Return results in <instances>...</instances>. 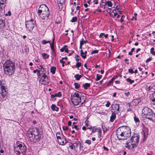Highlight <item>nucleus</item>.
<instances>
[{"instance_id": "obj_1", "label": "nucleus", "mask_w": 155, "mask_h": 155, "mask_svg": "<svg viewBox=\"0 0 155 155\" xmlns=\"http://www.w3.org/2000/svg\"><path fill=\"white\" fill-rule=\"evenodd\" d=\"M130 128L128 126H123L119 127L116 130V136L118 140H126L131 135Z\"/></svg>"}, {"instance_id": "obj_2", "label": "nucleus", "mask_w": 155, "mask_h": 155, "mask_svg": "<svg viewBox=\"0 0 155 155\" xmlns=\"http://www.w3.org/2000/svg\"><path fill=\"white\" fill-rule=\"evenodd\" d=\"M42 133L41 131L38 129L33 128L27 132V135L29 140L36 142L39 140Z\"/></svg>"}, {"instance_id": "obj_3", "label": "nucleus", "mask_w": 155, "mask_h": 155, "mask_svg": "<svg viewBox=\"0 0 155 155\" xmlns=\"http://www.w3.org/2000/svg\"><path fill=\"white\" fill-rule=\"evenodd\" d=\"M5 73L8 76L12 75L14 73L15 69L14 64L10 60H7L3 64Z\"/></svg>"}, {"instance_id": "obj_4", "label": "nucleus", "mask_w": 155, "mask_h": 155, "mask_svg": "<svg viewBox=\"0 0 155 155\" xmlns=\"http://www.w3.org/2000/svg\"><path fill=\"white\" fill-rule=\"evenodd\" d=\"M14 152L17 155H26L27 147L22 142L17 143L14 146Z\"/></svg>"}, {"instance_id": "obj_5", "label": "nucleus", "mask_w": 155, "mask_h": 155, "mask_svg": "<svg viewBox=\"0 0 155 155\" xmlns=\"http://www.w3.org/2000/svg\"><path fill=\"white\" fill-rule=\"evenodd\" d=\"M142 112L145 117L149 120L153 121L155 120V114L151 109L147 107H144L142 110Z\"/></svg>"}, {"instance_id": "obj_6", "label": "nucleus", "mask_w": 155, "mask_h": 155, "mask_svg": "<svg viewBox=\"0 0 155 155\" xmlns=\"http://www.w3.org/2000/svg\"><path fill=\"white\" fill-rule=\"evenodd\" d=\"M71 97L72 102L75 106L78 105L81 101V97L78 93H71Z\"/></svg>"}, {"instance_id": "obj_7", "label": "nucleus", "mask_w": 155, "mask_h": 155, "mask_svg": "<svg viewBox=\"0 0 155 155\" xmlns=\"http://www.w3.org/2000/svg\"><path fill=\"white\" fill-rule=\"evenodd\" d=\"M35 25V21L33 19L26 21V27L27 28L28 30L29 31L32 30Z\"/></svg>"}, {"instance_id": "obj_8", "label": "nucleus", "mask_w": 155, "mask_h": 155, "mask_svg": "<svg viewBox=\"0 0 155 155\" xmlns=\"http://www.w3.org/2000/svg\"><path fill=\"white\" fill-rule=\"evenodd\" d=\"M140 135L137 134H134L131 137L130 140L135 147H137L139 141Z\"/></svg>"}, {"instance_id": "obj_9", "label": "nucleus", "mask_w": 155, "mask_h": 155, "mask_svg": "<svg viewBox=\"0 0 155 155\" xmlns=\"http://www.w3.org/2000/svg\"><path fill=\"white\" fill-rule=\"evenodd\" d=\"M41 78L40 79L39 81L41 83L44 85H47L48 84L50 80L48 78L46 75H41Z\"/></svg>"}, {"instance_id": "obj_10", "label": "nucleus", "mask_w": 155, "mask_h": 155, "mask_svg": "<svg viewBox=\"0 0 155 155\" xmlns=\"http://www.w3.org/2000/svg\"><path fill=\"white\" fill-rule=\"evenodd\" d=\"M50 12L49 11L43 12L41 14H38V17L42 19H47L49 15Z\"/></svg>"}, {"instance_id": "obj_11", "label": "nucleus", "mask_w": 155, "mask_h": 155, "mask_svg": "<svg viewBox=\"0 0 155 155\" xmlns=\"http://www.w3.org/2000/svg\"><path fill=\"white\" fill-rule=\"evenodd\" d=\"M49 11L48 8L45 5L43 4L40 5L38 8V14H41V12Z\"/></svg>"}, {"instance_id": "obj_12", "label": "nucleus", "mask_w": 155, "mask_h": 155, "mask_svg": "<svg viewBox=\"0 0 155 155\" xmlns=\"http://www.w3.org/2000/svg\"><path fill=\"white\" fill-rule=\"evenodd\" d=\"M0 94L2 97L4 98L7 95V92L6 91L5 86L2 85L1 82L0 83Z\"/></svg>"}, {"instance_id": "obj_13", "label": "nucleus", "mask_w": 155, "mask_h": 155, "mask_svg": "<svg viewBox=\"0 0 155 155\" xmlns=\"http://www.w3.org/2000/svg\"><path fill=\"white\" fill-rule=\"evenodd\" d=\"M62 137L61 138V139H59L58 140L59 143L60 144L62 145H65L67 143V141L66 139V137L64 136V135L62 134Z\"/></svg>"}, {"instance_id": "obj_14", "label": "nucleus", "mask_w": 155, "mask_h": 155, "mask_svg": "<svg viewBox=\"0 0 155 155\" xmlns=\"http://www.w3.org/2000/svg\"><path fill=\"white\" fill-rule=\"evenodd\" d=\"M137 147H135L132 142H127L126 143V147L129 149H132Z\"/></svg>"}, {"instance_id": "obj_15", "label": "nucleus", "mask_w": 155, "mask_h": 155, "mask_svg": "<svg viewBox=\"0 0 155 155\" xmlns=\"http://www.w3.org/2000/svg\"><path fill=\"white\" fill-rule=\"evenodd\" d=\"M111 107L112 108L111 110H117V113H118L119 112L120 108V105L119 104H112L111 105Z\"/></svg>"}, {"instance_id": "obj_16", "label": "nucleus", "mask_w": 155, "mask_h": 155, "mask_svg": "<svg viewBox=\"0 0 155 155\" xmlns=\"http://www.w3.org/2000/svg\"><path fill=\"white\" fill-rule=\"evenodd\" d=\"M112 113L110 117V121L111 122H113L116 117V116L114 112H113V111H112Z\"/></svg>"}, {"instance_id": "obj_17", "label": "nucleus", "mask_w": 155, "mask_h": 155, "mask_svg": "<svg viewBox=\"0 0 155 155\" xmlns=\"http://www.w3.org/2000/svg\"><path fill=\"white\" fill-rule=\"evenodd\" d=\"M76 140L74 142V146L75 148L76 147L77 148L81 143L80 141L78 140V139H76Z\"/></svg>"}, {"instance_id": "obj_18", "label": "nucleus", "mask_w": 155, "mask_h": 155, "mask_svg": "<svg viewBox=\"0 0 155 155\" xmlns=\"http://www.w3.org/2000/svg\"><path fill=\"white\" fill-rule=\"evenodd\" d=\"M5 26V21L3 19H0V29L3 28Z\"/></svg>"}, {"instance_id": "obj_19", "label": "nucleus", "mask_w": 155, "mask_h": 155, "mask_svg": "<svg viewBox=\"0 0 155 155\" xmlns=\"http://www.w3.org/2000/svg\"><path fill=\"white\" fill-rule=\"evenodd\" d=\"M64 51H65L67 53L68 52V50L67 45L64 46L62 48L60 49V51L61 52H63Z\"/></svg>"}, {"instance_id": "obj_20", "label": "nucleus", "mask_w": 155, "mask_h": 155, "mask_svg": "<svg viewBox=\"0 0 155 155\" xmlns=\"http://www.w3.org/2000/svg\"><path fill=\"white\" fill-rule=\"evenodd\" d=\"M54 37L53 39L52 43H51L50 44L51 48V50L53 51V52L54 51Z\"/></svg>"}, {"instance_id": "obj_21", "label": "nucleus", "mask_w": 155, "mask_h": 155, "mask_svg": "<svg viewBox=\"0 0 155 155\" xmlns=\"http://www.w3.org/2000/svg\"><path fill=\"white\" fill-rule=\"evenodd\" d=\"M83 76V74L79 75L78 74H75L74 77L77 80H79L80 78Z\"/></svg>"}, {"instance_id": "obj_22", "label": "nucleus", "mask_w": 155, "mask_h": 155, "mask_svg": "<svg viewBox=\"0 0 155 155\" xmlns=\"http://www.w3.org/2000/svg\"><path fill=\"white\" fill-rule=\"evenodd\" d=\"M51 107V109L53 111H58V110L59 108L54 104H52Z\"/></svg>"}, {"instance_id": "obj_23", "label": "nucleus", "mask_w": 155, "mask_h": 155, "mask_svg": "<svg viewBox=\"0 0 155 155\" xmlns=\"http://www.w3.org/2000/svg\"><path fill=\"white\" fill-rule=\"evenodd\" d=\"M90 83H85V84H83L82 87H83L84 89L86 90L88 88L90 87Z\"/></svg>"}, {"instance_id": "obj_24", "label": "nucleus", "mask_w": 155, "mask_h": 155, "mask_svg": "<svg viewBox=\"0 0 155 155\" xmlns=\"http://www.w3.org/2000/svg\"><path fill=\"white\" fill-rule=\"evenodd\" d=\"M151 99L152 100V101L153 102V104H155V92L152 93L151 97Z\"/></svg>"}, {"instance_id": "obj_25", "label": "nucleus", "mask_w": 155, "mask_h": 155, "mask_svg": "<svg viewBox=\"0 0 155 155\" xmlns=\"http://www.w3.org/2000/svg\"><path fill=\"white\" fill-rule=\"evenodd\" d=\"M61 134H62V133L60 132H58L56 133V135L58 140L62 137L61 136Z\"/></svg>"}, {"instance_id": "obj_26", "label": "nucleus", "mask_w": 155, "mask_h": 155, "mask_svg": "<svg viewBox=\"0 0 155 155\" xmlns=\"http://www.w3.org/2000/svg\"><path fill=\"white\" fill-rule=\"evenodd\" d=\"M56 68L55 67H52L51 68L50 71L52 74H54L55 72Z\"/></svg>"}, {"instance_id": "obj_27", "label": "nucleus", "mask_w": 155, "mask_h": 155, "mask_svg": "<svg viewBox=\"0 0 155 155\" xmlns=\"http://www.w3.org/2000/svg\"><path fill=\"white\" fill-rule=\"evenodd\" d=\"M81 55L82 57L84 59H85L86 57V55L84 53L82 50H81L80 51Z\"/></svg>"}, {"instance_id": "obj_28", "label": "nucleus", "mask_w": 155, "mask_h": 155, "mask_svg": "<svg viewBox=\"0 0 155 155\" xmlns=\"http://www.w3.org/2000/svg\"><path fill=\"white\" fill-rule=\"evenodd\" d=\"M42 55L44 59L48 58L49 57V55L45 53H43L42 54Z\"/></svg>"}, {"instance_id": "obj_29", "label": "nucleus", "mask_w": 155, "mask_h": 155, "mask_svg": "<svg viewBox=\"0 0 155 155\" xmlns=\"http://www.w3.org/2000/svg\"><path fill=\"white\" fill-rule=\"evenodd\" d=\"M105 4L108 6L111 7H112V5L111 2L109 1H105Z\"/></svg>"}, {"instance_id": "obj_30", "label": "nucleus", "mask_w": 155, "mask_h": 155, "mask_svg": "<svg viewBox=\"0 0 155 155\" xmlns=\"http://www.w3.org/2000/svg\"><path fill=\"white\" fill-rule=\"evenodd\" d=\"M40 72L41 73V75L42 74V75H45V72L46 71H45V68H43L41 70H40Z\"/></svg>"}, {"instance_id": "obj_31", "label": "nucleus", "mask_w": 155, "mask_h": 155, "mask_svg": "<svg viewBox=\"0 0 155 155\" xmlns=\"http://www.w3.org/2000/svg\"><path fill=\"white\" fill-rule=\"evenodd\" d=\"M54 96H55V97H60L61 96L62 94L61 92H59L55 94Z\"/></svg>"}, {"instance_id": "obj_32", "label": "nucleus", "mask_w": 155, "mask_h": 155, "mask_svg": "<svg viewBox=\"0 0 155 155\" xmlns=\"http://www.w3.org/2000/svg\"><path fill=\"white\" fill-rule=\"evenodd\" d=\"M127 82H129L130 84H132L134 82V80H131L130 78H128L126 80Z\"/></svg>"}, {"instance_id": "obj_33", "label": "nucleus", "mask_w": 155, "mask_h": 155, "mask_svg": "<svg viewBox=\"0 0 155 155\" xmlns=\"http://www.w3.org/2000/svg\"><path fill=\"white\" fill-rule=\"evenodd\" d=\"M102 75H99L98 74H97V77L95 79V80L96 81H99L100 79L102 78Z\"/></svg>"}, {"instance_id": "obj_34", "label": "nucleus", "mask_w": 155, "mask_h": 155, "mask_svg": "<svg viewBox=\"0 0 155 155\" xmlns=\"http://www.w3.org/2000/svg\"><path fill=\"white\" fill-rule=\"evenodd\" d=\"M74 85L75 86V88L76 89L79 88L80 87V84L77 83H75L74 84Z\"/></svg>"}, {"instance_id": "obj_35", "label": "nucleus", "mask_w": 155, "mask_h": 155, "mask_svg": "<svg viewBox=\"0 0 155 155\" xmlns=\"http://www.w3.org/2000/svg\"><path fill=\"white\" fill-rule=\"evenodd\" d=\"M154 48L153 47L152 48L150 49V53L153 55H155V51H154Z\"/></svg>"}, {"instance_id": "obj_36", "label": "nucleus", "mask_w": 155, "mask_h": 155, "mask_svg": "<svg viewBox=\"0 0 155 155\" xmlns=\"http://www.w3.org/2000/svg\"><path fill=\"white\" fill-rule=\"evenodd\" d=\"M77 20V18L76 17H73L71 20V22H76Z\"/></svg>"}, {"instance_id": "obj_37", "label": "nucleus", "mask_w": 155, "mask_h": 155, "mask_svg": "<svg viewBox=\"0 0 155 155\" xmlns=\"http://www.w3.org/2000/svg\"><path fill=\"white\" fill-rule=\"evenodd\" d=\"M87 42V40L85 41L84 39L83 38H82L81 40L80 41V43H83V45L84 44H85Z\"/></svg>"}, {"instance_id": "obj_38", "label": "nucleus", "mask_w": 155, "mask_h": 155, "mask_svg": "<svg viewBox=\"0 0 155 155\" xmlns=\"http://www.w3.org/2000/svg\"><path fill=\"white\" fill-rule=\"evenodd\" d=\"M137 15V14L136 13H134V16H133L132 18L131 19V20H137L136 16Z\"/></svg>"}, {"instance_id": "obj_39", "label": "nucleus", "mask_w": 155, "mask_h": 155, "mask_svg": "<svg viewBox=\"0 0 155 155\" xmlns=\"http://www.w3.org/2000/svg\"><path fill=\"white\" fill-rule=\"evenodd\" d=\"M134 120L136 122H139V119L136 116H135L134 117Z\"/></svg>"}, {"instance_id": "obj_40", "label": "nucleus", "mask_w": 155, "mask_h": 155, "mask_svg": "<svg viewBox=\"0 0 155 155\" xmlns=\"http://www.w3.org/2000/svg\"><path fill=\"white\" fill-rule=\"evenodd\" d=\"M41 72H40V71L39 70L38 71L37 73V75L38 76V78H41Z\"/></svg>"}, {"instance_id": "obj_41", "label": "nucleus", "mask_w": 155, "mask_h": 155, "mask_svg": "<svg viewBox=\"0 0 155 155\" xmlns=\"http://www.w3.org/2000/svg\"><path fill=\"white\" fill-rule=\"evenodd\" d=\"M81 65V63L79 62L77 63L76 66V67L78 68L80 67Z\"/></svg>"}, {"instance_id": "obj_42", "label": "nucleus", "mask_w": 155, "mask_h": 155, "mask_svg": "<svg viewBox=\"0 0 155 155\" xmlns=\"http://www.w3.org/2000/svg\"><path fill=\"white\" fill-rule=\"evenodd\" d=\"M98 50H95L93 51H92L91 52V54H94L97 53H98Z\"/></svg>"}, {"instance_id": "obj_43", "label": "nucleus", "mask_w": 155, "mask_h": 155, "mask_svg": "<svg viewBox=\"0 0 155 155\" xmlns=\"http://www.w3.org/2000/svg\"><path fill=\"white\" fill-rule=\"evenodd\" d=\"M60 62L62 64V67H64V63L65 61L62 60H60Z\"/></svg>"}, {"instance_id": "obj_44", "label": "nucleus", "mask_w": 155, "mask_h": 155, "mask_svg": "<svg viewBox=\"0 0 155 155\" xmlns=\"http://www.w3.org/2000/svg\"><path fill=\"white\" fill-rule=\"evenodd\" d=\"M128 72L129 73H130L131 74H133L134 73V72L133 70V69H128Z\"/></svg>"}, {"instance_id": "obj_45", "label": "nucleus", "mask_w": 155, "mask_h": 155, "mask_svg": "<svg viewBox=\"0 0 155 155\" xmlns=\"http://www.w3.org/2000/svg\"><path fill=\"white\" fill-rule=\"evenodd\" d=\"M6 0H0V4H4L6 2Z\"/></svg>"}, {"instance_id": "obj_46", "label": "nucleus", "mask_w": 155, "mask_h": 155, "mask_svg": "<svg viewBox=\"0 0 155 155\" xmlns=\"http://www.w3.org/2000/svg\"><path fill=\"white\" fill-rule=\"evenodd\" d=\"M114 79V77L113 78L111 79V80L109 81V82L108 83V84L109 85V84H111L112 83Z\"/></svg>"}, {"instance_id": "obj_47", "label": "nucleus", "mask_w": 155, "mask_h": 155, "mask_svg": "<svg viewBox=\"0 0 155 155\" xmlns=\"http://www.w3.org/2000/svg\"><path fill=\"white\" fill-rule=\"evenodd\" d=\"M85 143L88 144V145H90L91 144V141L89 140H87L85 141Z\"/></svg>"}, {"instance_id": "obj_48", "label": "nucleus", "mask_w": 155, "mask_h": 155, "mask_svg": "<svg viewBox=\"0 0 155 155\" xmlns=\"http://www.w3.org/2000/svg\"><path fill=\"white\" fill-rule=\"evenodd\" d=\"M104 35V33H101L99 35V37L100 38H103V36Z\"/></svg>"}, {"instance_id": "obj_49", "label": "nucleus", "mask_w": 155, "mask_h": 155, "mask_svg": "<svg viewBox=\"0 0 155 155\" xmlns=\"http://www.w3.org/2000/svg\"><path fill=\"white\" fill-rule=\"evenodd\" d=\"M98 130V129L97 128H93L92 129V133H95L96 131L97 130Z\"/></svg>"}, {"instance_id": "obj_50", "label": "nucleus", "mask_w": 155, "mask_h": 155, "mask_svg": "<svg viewBox=\"0 0 155 155\" xmlns=\"http://www.w3.org/2000/svg\"><path fill=\"white\" fill-rule=\"evenodd\" d=\"M124 17H125L124 15H123L122 16L121 18L120 19V21L121 22H122L124 21V19H123V18H124Z\"/></svg>"}, {"instance_id": "obj_51", "label": "nucleus", "mask_w": 155, "mask_h": 155, "mask_svg": "<svg viewBox=\"0 0 155 155\" xmlns=\"http://www.w3.org/2000/svg\"><path fill=\"white\" fill-rule=\"evenodd\" d=\"M110 104V102L109 101H108L107 102V104H106V107H109Z\"/></svg>"}, {"instance_id": "obj_52", "label": "nucleus", "mask_w": 155, "mask_h": 155, "mask_svg": "<svg viewBox=\"0 0 155 155\" xmlns=\"http://www.w3.org/2000/svg\"><path fill=\"white\" fill-rule=\"evenodd\" d=\"M152 58L150 57V58H148L146 61V62L147 63L150 61H151L152 60Z\"/></svg>"}, {"instance_id": "obj_53", "label": "nucleus", "mask_w": 155, "mask_h": 155, "mask_svg": "<svg viewBox=\"0 0 155 155\" xmlns=\"http://www.w3.org/2000/svg\"><path fill=\"white\" fill-rule=\"evenodd\" d=\"M5 6V5H4V4H0V8L1 9H2L4 8Z\"/></svg>"}, {"instance_id": "obj_54", "label": "nucleus", "mask_w": 155, "mask_h": 155, "mask_svg": "<svg viewBox=\"0 0 155 155\" xmlns=\"http://www.w3.org/2000/svg\"><path fill=\"white\" fill-rule=\"evenodd\" d=\"M41 43L43 44H46L47 43V41L45 40H43L42 41Z\"/></svg>"}, {"instance_id": "obj_55", "label": "nucleus", "mask_w": 155, "mask_h": 155, "mask_svg": "<svg viewBox=\"0 0 155 155\" xmlns=\"http://www.w3.org/2000/svg\"><path fill=\"white\" fill-rule=\"evenodd\" d=\"M63 129L64 130H68V127L66 126H63L62 127Z\"/></svg>"}, {"instance_id": "obj_56", "label": "nucleus", "mask_w": 155, "mask_h": 155, "mask_svg": "<svg viewBox=\"0 0 155 155\" xmlns=\"http://www.w3.org/2000/svg\"><path fill=\"white\" fill-rule=\"evenodd\" d=\"M151 89H152V87L151 85V86H149V87L147 88V90L148 91H150Z\"/></svg>"}, {"instance_id": "obj_57", "label": "nucleus", "mask_w": 155, "mask_h": 155, "mask_svg": "<svg viewBox=\"0 0 155 155\" xmlns=\"http://www.w3.org/2000/svg\"><path fill=\"white\" fill-rule=\"evenodd\" d=\"M151 86L152 89L155 90V83L152 84Z\"/></svg>"}, {"instance_id": "obj_58", "label": "nucleus", "mask_w": 155, "mask_h": 155, "mask_svg": "<svg viewBox=\"0 0 155 155\" xmlns=\"http://www.w3.org/2000/svg\"><path fill=\"white\" fill-rule=\"evenodd\" d=\"M124 94L127 97H128L130 94V92H127L125 93Z\"/></svg>"}, {"instance_id": "obj_59", "label": "nucleus", "mask_w": 155, "mask_h": 155, "mask_svg": "<svg viewBox=\"0 0 155 155\" xmlns=\"http://www.w3.org/2000/svg\"><path fill=\"white\" fill-rule=\"evenodd\" d=\"M72 128H74L76 129L77 130H78V128L77 126L76 125H74L73 126V127H72Z\"/></svg>"}, {"instance_id": "obj_60", "label": "nucleus", "mask_w": 155, "mask_h": 155, "mask_svg": "<svg viewBox=\"0 0 155 155\" xmlns=\"http://www.w3.org/2000/svg\"><path fill=\"white\" fill-rule=\"evenodd\" d=\"M103 148L104 150H106V151H108L109 150V149L108 148H107L106 147H105L104 146L103 147Z\"/></svg>"}, {"instance_id": "obj_61", "label": "nucleus", "mask_w": 155, "mask_h": 155, "mask_svg": "<svg viewBox=\"0 0 155 155\" xmlns=\"http://www.w3.org/2000/svg\"><path fill=\"white\" fill-rule=\"evenodd\" d=\"M87 129H91L92 128V127L89 125L88 124H87Z\"/></svg>"}, {"instance_id": "obj_62", "label": "nucleus", "mask_w": 155, "mask_h": 155, "mask_svg": "<svg viewBox=\"0 0 155 155\" xmlns=\"http://www.w3.org/2000/svg\"><path fill=\"white\" fill-rule=\"evenodd\" d=\"M125 61L126 62V63L127 64H129V63L128 62V61H129V60L128 59H126L125 60Z\"/></svg>"}, {"instance_id": "obj_63", "label": "nucleus", "mask_w": 155, "mask_h": 155, "mask_svg": "<svg viewBox=\"0 0 155 155\" xmlns=\"http://www.w3.org/2000/svg\"><path fill=\"white\" fill-rule=\"evenodd\" d=\"M98 0H94V2L95 4H97L98 3Z\"/></svg>"}, {"instance_id": "obj_64", "label": "nucleus", "mask_w": 155, "mask_h": 155, "mask_svg": "<svg viewBox=\"0 0 155 155\" xmlns=\"http://www.w3.org/2000/svg\"><path fill=\"white\" fill-rule=\"evenodd\" d=\"M71 124L72 123L71 121H69L68 122V124L69 126H71Z\"/></svg>"}]
</instances>
